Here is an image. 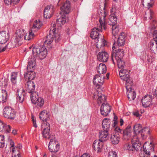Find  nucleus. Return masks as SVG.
I'll return each mask as SVG.
<instances>
[{
    "label": "nucleus",
    "mask_w": 157,
    "mask_h": 157,
    "mask_svg": "<svg viewBox=\"0 0 157 157\" xmlns=\"http://www.w3.org/2000/svg\"><path fill=\"white\" fill-rule=\"evenodd\" d=\"M106 16V13L104 10L100 12L99 13V24H97V27L93 28L91 32L90 36L93 39L96 40L99 38L98 32H102V28L105 30V29L107 24L105 18Z\"/></svg>",
    "instance_id": "nucleus-1"
},
{
    "label": "nucleus",
    "mask_w": 157,
    "mask_h": 157,
    "mask_svg": "<svg viewBox=\"0 0 157 157\" xmlns=\"http://www.w3.org/2000/svg\"><path fill=\"white\" fill-rule=\"evenodd\" d=\"M52 28V30H50L49 34L46 36L45 39L44 45L46 47H47L48 45H50L52 43L54 40L53 36L55 37L56 42L58 43L59 42V29L56 28L55 24H53Z\"/></svg>",
    "instance_id": "nucleus-2"
},
{
    "label": "nucleus",
    "mask_w": 157,
    "mask_h": 157,
    "mask_svg": "<svg viewBox=\"0 0 157 157\" xmlns=\"http://www.w3.org/2000/svg\"><path fill=\"white\" fill-rule=\"evenodd\" d=\"M25 30L22 29L17 30L16 33L15 38L14 40H12L10 43L12 44L11 48H14L21 45L23 43L24 40H28L27 38L29 36H26L25 35Z\"/></svg>",
    "instance_id": "nucleus-3"
},
{
    "label": "nucleus",
    "mask_w": 157,
    "mask_h": 157,
    "mask_svg": "<svg viewBox=\"0 0 157 157\" xmlns=\"http://www.w3.org/2000/svg\"><path fill=\"white\" fill-rule=\"evenodd\" d=\"M70 3L69 1H66L60 8L61 12L60 13V23L61 25L64 24L68 20L67 16L66 14L70 12Z\"/></svg>",
    "instance_id": "nucleus-4"
},
{
    "label": "nucleus",
    "mask_w": 157,
    "mask_h": 157,
    "mask_svg": "<svg viewBox=\"0 0 157 157\" xmlns=\"http://www.w3.org/2000/svg\"><path fill=\"white\" fill-rule=\"evenodd\" d=\"M46 47L41 46L33 47L32 49V52L34 56L40 59L45 58L47 54Z\"/></svg>",
    "instance_id": "nucleus-5"
},
{
    "label": "nucleus",
    "mask_w": 157,
    "mask_h": 157,
    "mask_svg": "<svg viewBox=\"0 0 157 157\" xmlns=\"http://www.w3.org/2000/svg\"><path fill=\"white\" fill-rule=\"evenodd\" d=\"M142 4L145 8H148V10L145 13V16L144 19L150 20L152 17L154 12L150 8L153 7L154 4V0H141Z\"/></svg>",
    "instance_id": "nucleus-6"
},
{
    "label": "nucleus",
    "mask_w": 157,
    "mask_h": 157,
    "mask_svg": "<svg viewBox=\"0 0 157 157\" xmlns=\"http://www.w3.org/2000/svg\"><path fill=\"white\" fill-rule=\"evenodd\" d=\"M119 75L121 79L126 82L125 86L129 88L130 86H132L133 80L130 77L129 72L127 69H121L119 72Z\"/></svg>",
    "instance_id": "nucleus-7"
},
{
    "label": "nucleus",
    "mask_w": 157,
    "mask_h": 157,
    "mask_svg": "<svg viewBox=\"0 0 157 157\" xmlns=\"http://www.w3.org/2000/svg\"><path fill=\"white\" fill-rule=\"evenodd\" d=\"M49 151L53 152L52 157H59V143L55 138H51L48 145Z\"/></svg>",
    "instance_id": "nucleus-8"
},
{
    "label": "nucleus",
    "mask_w": 157,
    "mask_h": 157,
    "mask_svg": "<svg viewBox=\"0 0 157 157\" xmlns=\"http://www.w3.org/2000/svg\"><path fill=\"white\" fill-rule=\"evenodd\" d=\"M131 141L132 144L127 143L124 145V149L133 151L135 150H137L140 148V144L139 141L136 140V138H132Z\"/></svg>",
    "instance_id": "nucleus-9"
},
{
    "label": "nucleus",
    "mask_w": 157,
    "mask_h": 157,
    "mask_svg": "<svg viewBox=\"0 0 157 157\" xmlns=\"http://www.w3.org/2000/svg\"><path fill=\"white\" fill-rule=\"evenodd\" d=\"M3 115L5 117L11 120H13L16 117L14 110L9 107H6L4 108Z\"/></svg>",
    "instance_id": "nucleus-10"
},
{
    "label": "nucleus",
    "mask_w": 157,
    "mask_h": 157,
    "mask_svg": "<svg viewBox=\"0 0 157 157\" xmlns=\"http://www.w3.org/2000/svg\"><path fill=\"white\" fill-rule=\"evenodd\" d=\"M113 52L112 54L111 58L113 63L115 64V61L122 59L124 56V52L122 49H118L116 50L115 52L113 50Z\"/></svg>",
    "instance_id": "nucleus-11"
},
{
    "label": "nucleus",
    "mask_w": 157,
    "mask_h": 157,
    "mask_svg": "<svg viewBox=\"0 0 157 157\" xmlns=\"http://www.w3.org/2000/svg\"><path fill=\"white\" fill-rule=\"evenodd\" d=\"M41 25V23L39 20H36L34 22L32 29L29 31V36L28 37L27 39L28 40L32 39L34 36L33 33L34 32L37 31Z\"/></svg>",
    "instance_id": "nucleus-12"
},
{
    "label": "nucleus",
    "mask_w": 157,
    "mask_h": 157,
    "mask_svg": "<svg viewBox=\"0 0 157 157\" xmlns=\"http://www.w3.org/2000/svg\"><path fill=\"white\" fill-rule=\"evenodd\" d=\"M125 36L124 33L121 32L117 41V43L115 42L112 47V49L114 50L115 48H117L118 47L123 46L125 44Z\"/></svg>",
    "instance_id": "nucleus-13"
},
{
    "label": "nucleus",
    "mask_w": 157,
    "mask_h": 157,
    "mask_svg": "<svg viewBox=\"0 0 157 157\" xmlns=\"http://www.w3.org/2000/svg\"><path fill=\"white\" fill-rule=\"evenodd\" d=\"M105 76L104 75H96L93 78V83L96 86L102 85L104 82Z\"/></svg>",
    "instance_id": "nucleus-14"
},
{
    "label": "nucleus",
    "mask_w": 157,
    "mask_h": 157,
    "mask_svg": "<svg viewBox=\"0 0 157 157\" xmlns=\"http://www.w3.org/2000/svg\"><path fill=\"white\" fill-rule=\"evenodd\" d=\"M54 7L52 5L48 6L45 7L44 11V16L46 18H50L54 11Z\"/></svg>",
    "instance_id": "nucleus-15"
},
{
    "label": "nucleus",
    "mask_w": 157,
    "mask_h": 157,
    "mask_svg": "<svg viewBox=\"0 0 157 157\" xmlns=\"http://www.w3.org/2000/svg\"><path fill=\"white\" fill-rule=\"evenodd\" d=\"M134 134L132 136L133 139L136 138V140L139 141L138 135L140 133L142 129V126L140 124H136L133 127Z\"/></svg>",
    "instance_id": "nucleus-16"
},
{
    "label": "nucleus",
    "mask_w": 157,
    "mask_h": 157,
    "mask_svg": "<svg viewBox=\"0 0 157 157\" xmlns=\"http://www.w3.org/2000/svg\"><path fill=\"white\" fill-rule=\"evenodd\" d=\"M111 107L108 103H103L100 108L101 114L103 116H106L111 111Z\"/></svg>",
    "instance_id": "nucleus-17"
},
{
    "label": "nucleus",
    "mask_w": 157,
    "mask_h": 157,
    "mask_svg": "<svg viewBox=\"0 0 157 157\" xmlns=\"http://www.w3.org/2000/svg\"><path fill=\"white\" fill-rule=\"evenodd\" d=\"M103 141L100 139L95 140L93 144V147L94 149L98 152L101 151L103 147Z\"/></svg>",
    "instance_id": "nucleus-18"
},
{
    "label": "nucleus",
    "mask_w": 157,
    "mask_h": 157,
    "mask_svg": "<svg viewBox=\"0 0 157 157\" xmlns=\"http://www.w3.org/2000/svg\"><path fill=\"white\" fill-rule=\"evenodd\" d=\"M143 152L151 154V152L154 151V146L151 142L149 143L146 142L143 145Z\"/></svg>",
    "instance_id": "nucleus-19"
},
{
    "label": "nucleus",
    "mask_w": 157,
    "mask_h": 157,
    "mask_svg": "<svg viewBox=\"0 0 157 157\" xmlns=\"http://www.w3.org/2000/svg\"><path fill=\"white\" fill-rule=\"evenodd\" d=\"M123 139L125 140H128L132 138L131 137L132 131L130 128L127 127L123 130Z\"/></svg>",
    "instance_id": "nucleus-20"
},
{
    "label": "nucleus",
    "mask_w": 157,
    "mask_h": 157,
    "mask_svg": "<svg viewBox=\"0 0 157 157\" xmlns=\"http://www.w3.org/2000/svg\"><path fill=\"white\" fill-rule=\"evenodd\" d=\"M9 35L8 33L5 31L0 32V44H5L9 40Z\"/></svg>",
    "instance_id": "nucleus-21"
},
{
    "label": "nucleus",
    "mask_w": 157,
    "mask_h": 157,
    "mask_svg": "<svg viewBox=\"0 0 157 157\" xmlns=\"http://www.w3.org/2000/svg\"><path fill=\"white\" fill-rule=\"evenodd\" d=\"M97 94H95L93 97L94 99H97L98 103L101 104L105 101L106 97L105 95H103L102 93L100 91L97 92Z\"/></svg>",
    "instance_id": "nucleus-22"
},
{
    "label": "nucleus",
    "mask_w": 157,
    "mask_h": 157,
    "mask_svg": "<svg viewBox=\"0 0 157 157\" xmlns=\"http://www.w3.org/2000/svg\"><path fill=\"white\" fill-rule=\"evenodd\" d=\"M132 86H130L129 88L125 86L127 90V95L129 101L134 100L136 97V93L135 91L133 90L132 91Z\"/></svg>",
    "instance_id": "nucleus-23"
},
{
    "label": "nucleus",
    "mask_w": 157,
    "mask_h": 157,
    "mask_svg": "<svg viewBox=\"0 0 157 157\" xmlns=\"http://www.w3.org/2000/svg\"><path fill=\"white\" fill-rule=\"evenodd\" d=\"M152 99L150 95H145L142 99V105L145 107L149 106L151 104Z\"/></svg>",
    "instance_id": "nucleus-24"
},
{
    "label": "nucleus",
    "mask_w": 157,
    "mask_h": 157,
    "mask_svg": "<svg viewBox=\"0 0 157 157\" xmlns=\"http://www.w3.org/2000/svg\"><path fill=\"white\" fill-rule=\"evenodd\" d=\"M109 55L105 51L100 52L97 56V59L99 61L106 62L109 58Z\"/></svg>",
    "instance_id": "nucleus-25"
},
{
    "label": "nucleus",
    "mask_w": 157,
    "mask_h": 157,
    "mask_svg": "<svg viewBox=\"0 0 157 157\" xmlns=\"http://www.w3.org/2000/svg\"><path fill=\"white\" fill-rule=\"evenodd\" d=\"M17 100L20 102H22L24 100L25 95V90L21 89L17 90Z\"/></svg>",
    "instance_id": "nucleus-26"
},
{
    "label": "nucleus",
    "mask_w": 157,
    "mask_h": 157,
    "mask_svg": "<svg viewBox=\"0 0 157 157\" xmlns=\"http://www.w3.org/2000/svg\"><path fill=\"white\" fill-rule=\"evenodd\" d=\"M39 117L42 121L45 122L49 121L50 119V113L48 111L44 110L40 113Z\"/></svg>",
    "instance_id": "nucleus-27"
},
{
    "label": "nucleus",
    "mask_w": 157,
    "mask_h": 157,
    "mask_svg": "<svg viewBox=\"0 0 157 157\" xmlns=\"http://www.w3.org/2000/svg\"><path fill=\"white\" fill-rule=\"evenodd\" d=\"M110 140L113 144H117L120 140V137L118 133H113L111 135Z\"/></svg>",
    "instance_id": "nucleus-28"
},
{
    "label": "nucleus",
    "mask_w": 157,
    "mask_h": 157,
    "mask_svg": "<svg viewBox=\"0 0 157 157\" xmlns=\"http://www.w3.org/2000/svg\"><path fill=\"white\" fill-rule=\"evenodd\" d=\"M35 59V58H31L29 60L27 69L28 71H32L34 70L36 65Z\"/></svg>",
    "instance_id": "nucleus-29"
},
{
    "label": "nucleus",
    "mask_w": 157,
    "mask_h": 157,
    "mask_svg": "<svg viewBox=\"0 0 157 157\" xmlns=\"http://www.w3.org/2000/svg\"><path fill=\"white\" fill-rule=\"evenodd\" d=\"M26 91L29 93H32L34 91L35 85L33 82L28 81L25 84Z\"/></svg>",
    "instance_id": "nucleus-30"
},
{
    "label": "nucleus",
    "mask_w": 157,
    "mask_h": 157,
    "mask_svg": "<svg viewBox=\"0 0 157 157\" xmlns=\"http://www.w3.org/2000/svg\"><path fill=\"white\" fill-rule=\"evenodd\" d=\"M108 131L103 130L99 132V137L100 140L102 141L106 140L108 138Z\"/></svg>",
    "instance_id": "nucleus-31"
},
{
    "label": "nucleus",
    "mask_w": 157,
    "mask_h": 157,
    "mask_svg": "<svg viewBox=\"0 0 157 157\" xmlns=\"http://www.w3.org/2000/svg\"><path fill=\"white\" fill-rule=\"evenodd\" d=\"M111 124V122L109 119L106 118L104 119L102 124L103 130L109 131Z\"/></svg>",
    "instance_id": "nucleus-32"
},
{
    "label": "nucleus",
    "mask_w": 157,
    "mask_h": 157,
    "mask_svg": "<svg viewBox=\"0 0 157 157\" xmlns=\"http://www.w3.org/2000/svg\"><path fill=\"white\" fill-rule=\"evenodd\" d=\"M7 94L5 90H0V102L4 103L6 102L7 99Z\"/></svg>",
    "instance_id": "nucleus-33"
},
{
    "label": "nucleus",
    "mask_w": 157,
    "mask_h": 157,
    "mask_svg": "<svg viewBox=\"0 0 157 157\" xmlns=\"http://www.w3.org/2000/svg\"><path fill=\"white\" fill-rule=\"evenodd\" d=\"M96 69L100 75H103L104 73H105L107 70L106 66L103 63H100Z\"/></svg>",
    "instance_id": "nucleus-34"
},
{
    "label": "nucleus",
    "mask_w": 157,
    "mask_h": 157,
    "mask_svg": "<svg viewBox=\"0 0 157 157\" xmlns=\"http://www.w3.org/2000/svg\"><path fill=\"white\" fill-rule=\"evenodd\" d=\"M10 131V126L9 125H7L3 123L0 121V132H9Z\"/></svg>",
    "instance_id": "nucleus-35"
},
{
    "label": "nucleus",
    "mask_w": 157,
    "mask_h": 157,
    "mask_svg": "<svg viewBox=\"0 0 157 157\" xmlns=\"http://www.w3.org/2000/svg\"><path fill=\"white\" fill-rule=\"evenodd\" d=\"M150 128L147 127H145L142 128L140 134L142 138L144 139H145L150 134Z\"/></svg>",
    "instance_id": "nucleus-36"
},
{
    "label": "nucleus",
    "mask_w": 157,
    "mask_h": 157,
    "mask_svg": "<svg viewBox=\"0 0 157 157\" xmlns=\"http://www.w3.org/2000/svg\"><path fill=\"white\" fill-rule=\"evenodd\" d=\"M96 43V46L98 48H100L104 46L106 44V41L101 36V38H100L97 39L95 41Z\"/></svg>",
    "instance_id": "nucleus-37"
},
{
    "label": "nucleus",
    "mask_w": 157,
    "mask_h": 157,
    "mask_svg": "<svg viewBox=\"0 0 157 157\" xmlns=\"http://www.w3.org/2000/svg\"><path fill=\"white\" fill-rule=\"evenodd\" d=\"M112 33L114 38L113 39L116 38V36L118 35L119 32V26L117 25H113L112 26Z\"/></svg>",
    "instance_id": "nucleus-38"
},
{
    "label": "nucleus",
    "mask_w": 157,
    "mask_h": 157,
    "mask_svg": "<svg viewBox=\"0 0 157 157\" xmlns=\"http://www.w3.org/2000/svg\"><path fill=\"white\" fill-rule=\"evenodd\" d=\"M117 18L114 15H111L109 17L108 23L110 25H117Z\"/></svg>",
    "instance_id": "nucleus-39"
},
{
    "label": "nucleus",
    "mask_w": 157,
    "mask_h": 157,
    "mask_svg": "<svg viewBox=\"0 0 157 157\" xmlns=\"http://www.w3.org/2000/svg\"><path fill=\"white\" fill-rule=\"evenodd\" d=\"M26 75H25V78H28L29 81L33 79L35 77V73L32 71H28Z\"/></svg>",
    "instance_id": "nucleus-40"
},
{
    "label": "nucleus",
    "mask_w": 157,
    "mask_h": 157,
    "mask_svg": "<svg viewBox=\"0 0 157 157\" xmlns=\"http://www.w3.org/2000/svg\"><path fill=\"white\" fill-rule=\"evenodd\" d=\"M30 97L32 102L33 104L36 103V100L38 99L39 98L36 92H34L32 93H30Z\"/></svg>",
    "instance_id": "nucleus-41"
},
{
    "label": "nucleus",
    "mask_w": 157,
    "mask_h": 157,
    "mask_svg": "<svg viewBox=\"0 0 157 157\" xmlns=\"http://www.w3.org/2000/svg\"><path fill=\"white\" fill-rule=\"evenodd\" d=\"M18 74L17 72H13L11 74V79L13 85H15L17 82Z\"/></svg>",
    "instance_id": "nucleus-42"
},
{
    "label": "nucleus",
    "mask_w": 157,
    "mask_h": 157,
    "mask_svg": "<svg viewBox=\"0 0 157 157\" xmlns=\"http://www.w3.org/2000/svg\"><path fill=\"white\" fill-rule=\"evenodd\" d=\"M50 130H42V136L46 139L52 138L50 135Z\"/></svg>",
    "instance_id": "nucleus-43"
},
{
    "label": "nucleus",
    "mask_w": 157,
    "mask_h": 157,
    "mask_svg": "<svg viewBox=\"0 0 157 157\" xmlns=\"http://www.w3.org/2000/svg\"><path fill=\"white\" fill-rule=\"evenodd\" d=\"M36 103H34L33 104L36 105L37 107H41L44 104V100L43 99L41 98H39L38 99L36 100Z\"/></svg>",
    "instance_id": "nucleus-44"
},
{
    "label": "nucleus",
    "mask_w": 157,
    "mask_h": 157,
    "mask_svg": "<svg viewBox=\"0 0 157 157\" xmlns=\"http://www.w3.org/2000/svg\"><path fill=\"white\" fill-rule=\"evenodd\" d=\"M116 62L117 63V66L119 68L121 69H124L123 68L125 66V64L124 62L122 59L115 61V64Z\"/></svg>",
    "instance_id": "nucleus-45"
},
{
    "label": "nucleus",
    "mask_w": 157,
    "mask_h": 157,
    "mask_svg": "<svg viewBox=\"0 0 157 157\" xmlns=\"http://www.w3.org/2000/svg\"><path fill=\"white\" fill-rule=\"evenodd\" d=\"M42 130H50V126L49 123L47 121L44 122L41 125Z\"/></svg>",
    "instance_id": "nucleus-46"
},
{
    "label": "nucleus",
    "mask_w": 157,
    "mask_h": 157,
    "mask_svg": "<svg viewBox=\"0 0 157 157\" xmlns=\"http://www.w3.org/2000/svg\"><path fill=\"white\" fill-rule=\"evenodd\" d=\"M7 84V80L5 78H2L0 79V86L6 88Z\"/></svg>",
    "instance_id": "nucleus-47"
},
{
    "label": "nucleus",
    "mask_w": 157,
    "mask_h": 157,
    "mask_svg": "<svg viewBox=\"0 0 157 157\" xmlns=\"http://www.w3.org/2000/svg\"><path fill=\"white\" fill-rule=\"evenodd\" d=\"M150 28L151 31H153L157 29V22L155 21H153L151 24Z\"/></svg>",
    "instance_id": "nucleus-48"
},
{
    "label": "nucleus",
    "mask_w": 157,
    "mask_h": 157,
    "mask_svg": "<svg viewBox=\"0 0 157 157\" xmlns=\"http://www.w3.org/2000/svg\"><path fill=\"white\" fill-rule=\"evenodd\" d=\"M20 0H4L5 3L7 4H10L13 3V4H16Z\"/></svg>",
    "instance_id": "nucleus-49"
},
{
    "label": "nucleus",
    "mask_w": 157,
    "mask_h": 157,
    "mask_svg": "<svg viewBox=\"0 0 157 157\" xmlns=\"http://www.w3.org/2000/svg\"><path fill=\"white\" fill-rule=\"evenodd\" d=\"M117 155L116 153L113 151H110L109 152L108 157H117Z\"/></svg>",
    "instance_id": "nucleus-50"
},
{
    "label": "nucleus",
    "mask_w": 157,
    "mask_h": 157,
    "mask_svg": "<svg viewBox=\"0 0 157 157\" xmlns=\"http://www.w3.org/2000/svg\"><path fill=\"white\" fill-rule=\"evenodd\" d=\"M147 60L148 63H151L154 61V57L149 55L147 56Z\"/></svg>",
    "instance_id": "nucleus-51"
},
{
    "label": "nucleus",
    "mask_w": 157,
    "mask_h": 157,
    "mask_svg": "<svg viewBox=\"0 0 157 157\" xmlns=\"http://www.w3.org/2000/svg\"><path fill=\"white\" fill-rule=\"evenodd\" d=\"M150 154L144 152L140 153V157H150Z\"/></svg>",
    "instance_id": "nucleus-52"
},
{
    "label": "nucleus",
    "mask_w": 157,
    "mask_h": 157,
    "mask_svg": "<svg viewBox=\"0 0 157 157\" xmlns=\"http://www.w3.org/2000/svg\"><path fill=\"white\" fill-rule=\"evenodd\" d=\"M10 145H11V147H13V148L12 149V151L13 152H14L15 151V147H14V143L11 140H10Z\"/></svg>",
    "instance_id": "nucleus-53"
},
{
    "label": "nucleus",
    "mask_w": 157,
    "mask_h": 157,
    "mask_svg": "<svg viewBox=\"0 0 157 157\" xmlns=\"http://www.w3.org/2000/svg\"><path fill=\"white\" fill-rule=\"evenodd\" d=\"M115 131L117 132L118 133V132L121 133V132L122 131V130L119 127H117L115 128Z\"/></svg>",
    "instance_id": "nucleus-54"
},
{
    "label": "nucleus",
    "mask_w": 157,
    "mask_h": 157,
    "mask_svg": "<svg viewBox=\"0 0 157 157\" xmlns=\"http://www.w3.org/2000/svg\"><path fill=\"white\" fill-rule=\"evenodd\" d=\"M5 145V141H3V142H0V147L3 148Z\"/></svg>",
    "instance_id": "nucleus-55"
},
{
    "label": "nucleus",
    "mask_w": 157,
    "mask_h": 157,
    "mask_svg": "<svg viewBox=\"0 0 157 157\" xmlns=\"http://www.w3.org/2000/svg\"><path fill=\"white\" fill-rule=\"evenodd\" d=\"M3 141H5L4 139V136L3 135H0V142H2Z\"/></svg>",
    "instance_id": "nucleus-56"
},
{
    "label": "nucleus",
    "mask_w": 157,
    "mask_h": 157,
    "mask_svg": "<svg viewBox=\"0 0 157 157\" xmlns=\"http://www.w3.org/2000/svg\"><path fill=\"white\" fill-rule=\"evenodd\" d=\"M155 43V40H154L153 39L152 40H151V42L150 47H152L154 45V43Z\"/></svg>",
    "instance_id": "nucleus-57"
},
{
    "label": "nucleus",
    "mask_w": 157,
    "mask_h": 157,
    "mask_svg": "<svg viewBox=\"0 0 157 157\" xmlns=\"http://www.w3.org/2000/svg\"><path fill=\"white\" fill-rule=\"evenodd\" d=\"M32 121L33 122L34 126L35 127V128L37 127V125L36 124V122L34 121V119H32Z\"/></svg>",
    "instance_id": "nucleus-58"
},
{
    "label": "nucleus",
    "mask_w": 157,
    "mask_h": 157,
    "mask_svg": "<svg viewBox=\"0 0 157 157\" xmlns=\"http://www.w3.org/2000/svg\"><path fill=\"white\" fill-rule=\"evenodd\" d=\"M81 157H90V155L87 154H83Z\"/></svg>",
    "instance_id": "nucleus-59"
},
{
    "label": "nucleus",
    "mask_w": 157,
    "mask_h": 157,
    "mask_svg": "<svg viewBox=\"0 0 157 157\" xmlns=\"http://www.w3.org/2000/svg\"><path fill=\"white\" fill-rule=\"evenodd\" d=\"M133 114L134 115L136 116L137 117H139L140 115L139 113L138 112H134V113Z\"/></svg>",
    "instance_id": "nucleus-60"
},
{
    "label": "nucleus",
    "mask_w": 157,
    "mask_h": 157,
    "mask_svg": "<svg viewBox=\"0 0 157 157\" xmlns=\"http://www.w3.org/2000/svg\"><path fill=\"white\" fill-rule=\"evenodd\" d=\"M6 49V47H4L2 48H1L0 47V52H2L5 51Z\"/></svg>",
    "instance_id": "nucleus-61"
},
{
    "label": "nucleus",
    "mask_w": 157,
    "mask_h": 157,
    "mask_svg": "<svg viewBox=\"0 0 157 157\" xmlns=\"http://www.w3.org/2000/svg\"><path fill=\"white\" fill-rule=\"evenodd\" d=\"M120 125L121 126H122L123 124L124 121H123V120L122 119H121L120 120Z\"/></svg>",
    "instance_id": "nucleus-62"
},
{
    "label": "nucleus",
    "mask_w": 157,
    "mask_h": 157,
    "mask_svg": "<svg viewBox=\"0 0 157 157\" xmlns=\"http://www.w3.org/2000/svg\"><path fill=\"white\" fill-rule=\"evenodd\" d=\"M117 121L116 120H114V122L113 124V127H115L117 124Z\"/></svg>",
    "instance_id": "nucleus-63"
},
{
    "label": "nucleus",
    "mask_w": 157,
    "mask_h": 157,
    "mask_svg": "<svg viewBox=\"0 0 157 157\" xmlns=\"http://www.w3.org/2000/svg\"><path fill=\"white\" fill-rule=\"evenodd\" d=\"M22 147L21 145L20 144H18L17 147L19 149H21Z\"/></svg>",
    "instance_id": "nucleus-64"
}]
</instances>
